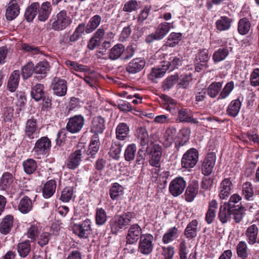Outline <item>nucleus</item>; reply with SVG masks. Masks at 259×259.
Returning <instances> with one entry per match:
<instances>
[{"label": "nucleus", "instance_id": "obj_1", "mask_svg": "<svg viewBox=\"0 0 259 259\" xmlns=\"http://www.w3.org/2000/svg\"><path fill=\"white\" fill-rule=\"evenodd\" d=\"M160 98L164 101L163 108L169 111L172 116H176L175 121L177 123H199L198 121L190 115L191 110L188 108H180L177 102L167 95L162 94Z\"/></svg>", "mask_w": 259, "mask_h": 259}, {"label": "nucleus", "instance_id": "obj_2", "mask_svg": "<svg viewBox=\"0 0 259 259\" xmlns=\"http://www.w3.org/2000/svg\"><path fill=\"white\" fill-rule=\"evenodd\" d=\"M134 211L123 212L121 214H115L109 222V225L112 234L117 235L122 230L128 228L132 220L135 218Z\"/></svg>", "mask_w": 259, "mask_h": 259}, {"label": "nucleus", "instance_id": "obj_3", "mask_svg": "<svg viewBox=\"0 0 259 259\" xmlns=\"http://www.w3.org/2000/svg\"><path fill=\"white\" fill-rule=\"evenodd\" d=\"M50 22L52 29L60 31L69 27L72 22V19L65 10H62L50 19Z\"/></svg>", "mask_w": 259, "mask_h": 259}, {"label": "nucleus", "instance_id": "obj_4", "mask_svg": "<svg viewBox=\"0 0 259 259\" xmlns=\"http://www.w3.org/2000/svg\"><path fill=\"white\" fill-rule=\"evenodd\" d=\"M172 23L163 22L159 23L156 28L155 31L146 36L145 41L150 45L155 41L163 39L169 32Z\"/></svg>", "mask_w": 259, "mask_h": 259}, {"label": "nucleus", "instance_id": "obj_5", "mask_svg": "<svg viewBox=\"0 0 259 259\" xmlns=\"http://www.w3.org/2000/svg\"><path fill=\"white\" fill-rule=\"evenodd\" d=\"M86 151L87 148L85 146H78L76 149L69 155L66 163L67 168L72 170L77 168L82 161Z\"/></svg>", "mask_w": 259, "mask_h": 259}, {"label": "nucleus", "instance_id": "obj_6", "mask_svg": "<svg viewBox=\"0 0 259 259\" xmlns=\"http://www.w3.org/2000/svg\"><path fill=\"white\" fill-rule=\"evenodd\" d=\"M92 222L88 218L72 226L73 233L80 239H88L92 234Z\"/></svg>", "mask_w": 259, "mask_h": 259}, {"label": "nucleus", "instance_id": "obj_7", "mask_svg": "<svg viewBox=\"0 0 259 259\" xmlns=\"http://www.w3.org/2000/svg\"><path fill=\"white\" fill-rule=\"evenodd\" d=\"M52 147L51 140L47 136L41 137L37 140L32 149V152L37 158L49 154Z\"/></svg>", "mask_w": 259, "mask_h": 259}, {"label": "nucleus", "instance_id": "obj_8", "mask_svg": "<svg viewBox=\"0 0 259 259\" xmlns=\"http://www.w3.org/2000/svg\"><path fill=\"white\" fill-rule=\"evenodd\" d=\"M198 150L194 148H190L183 155L181 162L182 167L186 169L194 167L198 161Z\"/></svg>", "mask_w": 259, "mask_h": 259}, {"label": "nucleus", "instance_id": "obj_9", "mask_svg": "<svg viewBox=\"0 0 259 259\" xmlns=\"http://www.w3.org/2000/svg\"><path fill=\"white\" fill-rule=\"evenodd\" d=\"M85 119L81 114H76L68 118L66 130L71 134L79 133L85 124Z\"/></svg>", "mask_w": 259, "mask_h": 259}, {"label": "nucleus", "instance_id": "obj_10", "mask_svg": "<svg viewBox=\"0 0 259 259\" xmlns=\"http://www.w3.org/2000/svg\"><path fill=\"white\" fill-rule=\"evenodd\" d=\"M40 130L38 120L34 116H31L27 119L25 124V137L30 140L36 138L40 133Z\"/></svg>", "mask_w": 259, "mask_h": 259}, {"label": "nucleus", "instance_id": "obj_11", "mask_svg": "<svg viewBox=\"0 0 259 259\" xmlns=\"http://www.w3.org/2000/svg\"><path fill=\"white\" fill-rule=\"evenodd\" d=\"M210 59L208 50L206 49H199L195 55L194 68L197 72H200L208 67V62Z\"/></svg>", "mask_w": 259, "mask_h": 259}, {"label": "nucleus", "instance_id": "obj_12", "mask_svg": "<svg viewBox=\"0 0 259 259\" xmlns=\"http://www.w3.org/2000/svg\"><path fill=\"white\" fill-rule=\"evenodd\" d=\"M154 237L150 233L143 234L139 242L138 250L144 255H149L153 250Z\"/></svg>", "mask_w": 259, "mask_h": 259}, {"label": "nucleus", "instance_id": "obj_13", "mask_svg": "<svg viewBox=\"0 0 259 259\" xmlns=\"http://www.w3.org/2000/svg\"><path fill=\"white\" fill-rule=\"evenodd\" d=\"M51 89L54 95L64 97L66 95L68 90L67 82L64 79L55 77L51 82Z\"/></svg>", "mask_w": 259, "mask_h": 259}, {"label": "nucleus", "instance_id": "obj_14", "mask_svg": "<svg viewBox=\"0 0 259 259\" xmlns=\"http://www.w3.org/2000/svg\"><path fill=\"white\" fill-rule=\"evenodd\" d=\"M216 161L215 154L213 152L208 153L202 161L201 167V173L205 176L211 174Z\"/></svg>", "mask_w": 259, "mask_h": 259}, {"label": "nucleus", "instance_id": "obj_15", "mask_svg": "<svg viewBox=\"0 0 259 259\" xmlns=\"http://www.w3.org/2000/svg\"><path fill=\"white\" fill-rule=\"evenodd\" d=\"M186 185V182L183 177H178L170 182L168 188L169 193L173 196L177 197L183 193Z\"/></svg>", "mask_w": 259, "mask_h": 259}, {"label": "nucleus", "instance_id": "obj_16", "mask_svg": "<svg viewBox=\"0 0 259 259\" xmlns=\"http://www.w3.org/2000/svg\"><path fill=\"white\" fill-rule=\"evenodd\" d=\"M106 124L105 119L101 116L94 117L89 125V131L93 134V136L99 137L102 134L105 130Z\"/></svg>", "mask_w": 259, "mask_h": 259}, {"label": "nucleus", "instance_id": "obj_17", "mask_svg": "<svg viewBox=\"0 0 259 259\" xmlns=\"http://www.w3.org/2000/svg\"><path fill=\"white\" fill-rule=\"evenodd\" d=\"M141 227L137 223L132 224L128 228L126 236V245L136 244L143 234Z\"/></svg>", "mask_w": 259, "mask_h": 259}, {"label": "nucleus", "instance_id": "obj_18", "mask_svg": "<svg viewBox=\"0 0 259 259\" xmlns=\"http://www.w3.org/2000/svg\"><path fill=\"white\" fill-rule=\"evenodd\" d=\"M146 65L144 58L137 57L131 60L125 66V70L131 74H135L141 72Z\"/></svg>", "mask_w": 259, "mask_h": 259}, {"label": "nucleus", "instance_id": "obj_19", "mask_svg": "<svg viewBox=\"0 0 259 259\" xmlns=\"http://www.w3.org/2000/svg\"><path fill=\"white\" fill-rule=\"evenodd\" d=\"M183 57L182 55L178 52L170 54L168 58V60L164 62V65L167 67V70L171 71L182 65Z\"/></svg>", "mask_w": 259, "mask_h": 259}, {"label": "nucleus", "instance_id": "obj_20", "mask_svg": "<svg viewBox=\"0 0 259 259\" xmlns=\"http://www.w3.org/2000/svg\"><path fill=\"white\" fill-rule=\"evenodd\" d=\"M52 4L50 2L46 1L41 5L39 4V9L37 10V20L40 22H46L50 17L52 12Z\"/></svg>", "mask_w": 259, "mask_h": 259}, {"label": "nucleus", "instance_id": "obj_21", "mask_svg": "<svg viewBox=\"0 0 259 259\" xmlns=\"http://www.w3.org/2000/svg\"><path fill=\"white\" fill-rule=\"evenodd\" d=\"M20 8L17 0H10L6 6V18L8 21L14 20L20 13Z\"/></svg>", "mask_w": 259, "mask_h": 259}, {"label": "nucleus", "instance_id": "obj_22", "mask_svg": "<svg viewBox=\"0 0 259 259\" xmlns=\"http://www.w3.org/2000/svg\"><path fill=\"white\" fill-rule=\"evenodd\" d=\"M150 157L149 160V164L153 167L159 168L162 156V148L158 145H154L153 149L149 152Z\"/></svg>", "mask_w": 259, "mask_h": 259}, {"label": "nucleus", "instance_id": "obj_23", "mask_svg": "<svg viewBox=\"0 0 259 259\" xmlns=\"http://www.w3.org/2000/svg\"><path fill=\"white\" fill-rule=\"evenodd\" d=\"M105 34V29L101 27L98 28L89 40L88 44V48L90 50H94L99 47L103 40Z\"/></svg>", "mask_w": 259, "mask_h": 259}, {"label": "nucleus", "instance_id": "obj_24", "mask_svg": "<svg viewBox=\"0 0 259 259\" xmlns=\"http://www.w3.org/2000/svg\"><path fill=\"white\" fill-rule=\"evenodd\" d=\"M124 187L118 183L115 182L111 184L109 189V195L113 201L122 199L124 195Z\"/></svg>", "mask_w": 259, "mask_h": 259}, {"label": "nucleus", "instance_id": "obj_25", "mask_svg": "<svg viewBox=\"0 0 259 259\" xmlns=\"http://www.w3.org/2000/svg\"><path fill=\"white\" fill-rule=\"evenodd\" d=\"M233 188L231 178H225L221 182L219 197L221 199H225L229 197Z\"/></svg>", "mask_w": 259, "mask_h": 259}, {"label": "nucleus", "instance_id": "obj_26", "mask_svg": "<svg viewBox=\"0 0 259 259\" xmlns=\"http://www.w3.org/2000/svg\"><path fill=\"white\" fill-rule=\"evenodd\" d=\"M240 97H238L237 99L233 100L229 104L227 109V114L231 117H236L240 112L242 105V101L240 100Z\"/></svg>", "mask_w": 259, "mask_h": 259}, {"label": "nucleus", "instance_id": "obj_27", "mask_svg": "<svg viewBox=\"0 0 259 259\" xmlns=\"http://www.w3.org/2000/svg\"><path fill=\"white\" fill-rule=\"evenodd\" d=\"M116 138L119 141H124L129 138L130 127L125 122H120L115 129Z\"/></svg>", "mask_w": 259, "mask_h": 259}, {"label": "nucleus", "instance_id": "obj_28", "mask_svg": "<svg viewBox=\"0 0 259 259\" xmlns=\"http://www.w3.org/2000/svg\"><path fill=\"white\" fill-rule=\"evenodd\" d=\"M245 235L246 240L249 245H253L257 243L258 229L255 224L249 226L246 229Z\"/></svg>", "mask_w": 259, "mask_h": 259}, {"label": "nucleus", "instance_id": "obj_29", "mask_svg": "<svg viewBox=\"0 0 259 259\" xmlns=\"http://www.w3.org/2000/svg\"><path fill=\"white\" fill-rule=\"evenodd\" d=\"M50 69L49 63L47 61L39 62L34 67V73L35 78L38 80L44 79Z\"/></svg>", "mask_w": 259, "mask_h": 259}, {"label": "nucleus", "instance_id": "obj_30", "mask_svg": "<svg viewBox=\"0 0 259 259\" xmlns=\"http://www.w3.org/2000/svg\"><path fill=\"white\" fill-rule=\"evenodd\" d=\"M218 203L217 201L212 199L209 202L208 209L205 213V221L209 225L213 222L216 217L217 209Z\"/></svg>", "mask_w": 259, "mask_h": 259}, {"label": "nucleus", "instance_id": "obj_31", "mask_svg": "<svg viewBox=\"0 0 259 259\" xmlns=\"http://www.w3.org/2000/svg\"><path fill=\"white\" fill-rule=\"evenodd\" d=\"M198 222L197 220H193L186 226L184 230V235L189 240L195 238L199 231L198 229Z\"/></svg>", "mask_w": 259, "mask_h": 259}, {"label": "nucleus", "instance_id": "obj_32", "mask_svg": "<svg viewBox=\"0 0 259 259\" xmlns=\"http://www.w3.org/2000/svg\"><path fill=\"white\" fill-rule=\"evenodd\" d=\"M233 207L230 204L229 206H228L226 203L220 206L218 218L222 224L226 223L230 219L232 215V208Z\"/></svg>", "mask_w": 259, "mask_h": 259}, {"label": "nucleus", "instance_id": "obj_33", "mask_svg": "<svg viewBox=\"0 0 259 259\" xmlns=\"http://www.w3.org/2000/svg\"><path fill=\"white\" fill-rule=\"evenodd\" d=\"M57 187L56 181L54 179L48 180L42 188L43 197L46 199L51 197L55 193Z\"/></svg>", "mask_w": 259, "mask_h": 259}, {"label": "nucleus", "instance_id": "obj_34", "mask_svg": "<svg viewBox=\"0 0 259 259\" xmlns=\"http://www.w3.org/2000/svg\"><path fill=\"white\" fill-rule=\"evenodd\" d=\"M14 217L11 214L5 216L0 223V232L4 235L9 234L13 226Z\"/></svg>", "mask_w": 259, "mask_h": 259}, {"label": "nucleus", "instance_id": "obj_35", "mask_svg": "<svg viewBox=\"0 0 259 259\" xmlns=\"http://www.w3.org/2000/svg\"><path fill=\"white\" fill-rule=\"evenodd\" d=\"M198 182L196 181H192L189 184L185 193L186 201L190 202L194 200L198 193Z\"/></svg>", "mask_w": 259, "mask_h": 259}, {"label": "nucleus", "instance_id": "obj_36", "mask_svg": "<svg viewBox=\"0 0 259 259\" xmlns=\"http://www.w3.org/2000/svg\"><path fill=\"white\" fill-rule=\"evenodd\" d=\"M87 27L84 22L79 23L75 29L73 33L69 37V40L71 42H74L80 39L84 33L90 34L87 32Z\"/></svg>", "mask_w": 259, "mask_h": 259}, {"label": "nucleus", "instance_id": "obj_37", "mask_svg": "<svg viewBox=\"0 0 259 259\" xmlns=\"http://www.w3.org/2000/svg\"><path fill=\"white\" fill-rule=\"evenodd\" d=\"M124 51V46L122 44H117L110 50L108 58L112 61L116 60L119 58L121 59Z\"/></svg>", "mask_w": 259, "mask_h": 259}, {"label": "nucleus", "instance_id": "obj_38", "mask_svg": "<svg viewBox=\"0 0 259 259\" xmlns=\"http://www.w3.org/2000/svg\"><path fill=\"white\" fill-rule=\"evenodd\" d=\"M41 231V226L37 223H33L30 224L27 232V238L30 239L31 242H34L38 237Z\"/></svg>", "mask_w": 259, "mask_h": 259}, {"label": "nucleus", "instance_id": "obj_39", "mask_svg": "<svg viewBox=\"0 0 259 259\" xmlns=\"http://www.w3.org/2000/svg\"><path fill=\"white\" fill-rule=\"evenodd\" d=\"M38 9H39L38 2H33L27 7L24 13V18L27 22L33 21L37 14Z\"/></svg>", "mask_w": 259, "mask_h": 259}, {"label": "nucleus", "instance_id": "obj_40", "mask_svg": "<svg viewBox=\"0 0 259 259\" xmlns=\"http://www.w3.org/2000/svg\"><path fill=\"white\" fill-rule=\"evenodd\" d=\"M47 93L45 91V86L41 83H37L31 88L30 95L31 98L35 101L41 100L42 98Z\"/></svg>", "mask_w": 259, "mask_h": 259}, {"label": "nucleus", "instance_id": "obj_41", "mask_svg": "<svg viewBox=\"0 0 259 259\" xmlns=\"http://www.w3.org/2000/svg\"><path fill=\"white\" fill-rule=\"evenodd\" d=\"M100 147V142L99 137L93 136L91 137L90 145L86 153L90 157L95 158V155L99 150Z\"/></svg>", "mask_w": 259, "mask_h": 259}, {"label": "nucleus", "instance_id": "obj_42", "mask_svg": "<svg viewBox=\"0 0 259 259\" xmlns=\"http://www.w3.org/2000/svg\"><path fill=\"white\" fill-rule=\"evenodd\" d=\"M18 208L21 213L23 214L28 213L33 208L32 200L27 196H23L20 200Z\"/></svg>", "mask_w": 259, "mask_h": 259}, {"label": "nucleus", "instance_id": "obj_43", "mask_svg": "<svg viewBox=\"0 0 259 259\" xmlns=\"http://www.w3.org/2000/svg\"><path fill=\"white\" fill-rule=\"evenodd\" d=\"M122 146L123 144L121 142L113 140L108 152L109 156L114 160H119Z\"/></svg>", "mask_w": 259, "mask_h": 259}, {"label": "nucleus", "instance_id": "obj_44", "mask_svg": "<svg viewBox=\"0 0 259 259\" xmlns=\"http://www.w3.org/2000/svg\"><path fill=\"white\" fill-rule=\"evenodd\" d=\"M232 215H233L234 222L239 223L242 220L245 215L246 209L241 203L237 205H232Z\"/></svg>", "mask_w": 259, "mask_h": 259}, {"label": "nucleus", "instance_id": "obj_45", "mask_svg": "<svg viewBox=\"0 0 259 259\" xmlns=\"http://www.w3.org/2000/svg\"><path fill=\"white\" fill-rule=\"evenodd\" d=\"M179 236V231L178 228L173 227L169 228L163 235L162 241L164 244H168L176 239Z\"/></svg>", "mask_w": 259, "mask_h": 259}, {"label": "nucleus", "instance_id": "obj_46", "mask_svg": "<svg viewBox=\"0 0 259 259\" xmlns=\"http://www.w3.org/2000/svg\"><path fill=\"white\" fill-rule=\"evenodd\" d=\"M241 194L247 201L253 200L254 191L252 184L250 182H246L242 185Z\"/></svg>", "mask_w": 259, "mask_h": 259}, {"label": "nucleus", "instance_id": "obj_47", "mask_svg": "<svg viewBox=\"0 0 259 259\" xmlns=\"http://www.w3.org/2000/svg\"><path fill=\"white\" fill-rule=\"evenodd\" d=\"M20 80V72L19 70H14L10 75L7 87L11 92H14L18 87Z\"/></svg>", "mask_w": 259, "mask_h": 259}, {"label": "nucleus", "instance_id": "obj_48", "mask_svg": "<svg viewBox=\"0 0 259 259\" xmlns=\"http://www.w3.org/2000/svg\"><path fill=\"white\" fill-rule=\"evenodd\" d=\"M135 135L139 140L141 147H146L149 146V136L148 132L145 127H138L137 129Z\"/></svg>", "mask_w": 259, "mask_h": 259}, {"label": "nucleus", "instance_id": "obj_49", "mask_svg": "<svg viewBox=\"0 0 259 259\" xmlns=\"http://www.w3.org/2000/svg\"><path fill=\"white\" fill-rule=\"evenodd\" d=\"M233 20L227 16H221L219 19L215 22L217 29L220 31H226L229 30L231 27Z\"/></svg>", "mask_w": 259, "mask_h": 259}, {"label": "nucleus", "instance_id": "obj_50", "mask_svg": "<svg viewBox=\"0 0 259 259\" xmlns=\"http://www.w3.org/2000/svg\"><path fill=\"white\" fill-rule=\"evenodd\" d=\"M167 70V67H166L164 64L162 65L161 67L153 68L148 75V78L152 81L155 82L156 79L163 77Z\"/></svg>", "mask_w": 259, "mask_h": 259}, {"label": "nucleus", "instance_id": "obj_51", "mask_svg": "<svg viewBox=\"0 0 259 259\" xmlns=\"http://www.w3.org/2000/svg\"><path fill=\"white\" fill-rule=\"evenodd\" d=\"M223 82L214 81L210 84L207 88H205L207 91L206 93L211 98H215L221 93L222 88Z\"/></svg>", "mask_w": 259, "mask_h": 259}, {"label": "nucleus", "instance_id": "obj_52", "mask_svg": "<svg viewBox=\"0 0 259 259\" xmlns=\"http://www.w3.org/2000/svg\"><path fill=\"white\" fill-rule=\"evenodd\" d=\"M95 220L97 226H102L106 224L107 221V214L103 208L97 207L96 209Z\"/></svg>", "mask_w": 259, "mask_h": 259}, {"label": "nucleus", "instance_id": "obj_53", "mask_svg": "<svg viewBox=\"0 0 259 259\" xmlns=\"http://www.w3.org/2000/svg\"><path fill=\"white\" fill-rule=\"evenodd\" d=\"M22 166L24 171L27 175H31L34 173L37 168V162L33 158H28L23 161Z\"/></svg>", "mask_w": 259, "mask_h": 259}, {"label": "nucleus", "instance_id": "obj_54", "mask_svg": "<svg viewBox=\"0 0 259 259\" xmlns=\"http://www.w3.org/2000/svg\"><path fill=\"white\" fill-rule=\"evenodd\" d=\"M229 54L228 47L220 48L215 50L212 55V60L214 63H217L224 60Z\"/></svg>", "mask_w": 259, "mask_h": 259}, {"label": "nucleus", "instance_id": "obj_55", "mask_svg": "<svg viewBox=\"0 0 259 259\" xmlns=\"http://www.w3.org/2000/svg\"><path fill=\"white\" fill-rule=\"evenodd\" d=\"M14 177L9 172H5L0 179V189L6 190L9 189L14 182Z\"/></svg>", "mask_w": 259, "mask_h": 259}, {"label": "nucleus", "instance_id": "obj_56", "mask_svg": "<svg viewBox=\"0 0 259 259\" xmlns=\"http://www.w3.org/2000/svg\"><path fill=\"white\" fill-rule=\"evenodd\" d=\"M65 65L70 70H74L76 72H88L90 70L88 66L78 64L77 62L67 60L65 62Z\"/></svg>", "mask_w": 259, "mask_h": 259}, {"label": "nucleus", "instance_id": "obj_57", "mask_svg": "<svg viewBox=\"0 0 259 259\" xmlns=\"http://www.w3.org/2000/svg\"><path fill=\"white\" fill-rule=\"evenodd\" d=\"M237 256L241 259H247L249 250L246 243L244 241L239 242L236 247Z\"/></svg>", "mask_w": 259, "mask_h": 259}, {"label": "nucleus", "instance_id": "obj_58", "mask_svg": "<svg viewBox=\"0 0 259 259\" xmlns=\"http://www.w3.org/2000/svg\"><path fill=\"white\" fill-rule=\"evenodd\" d=\"M101 20V17L98 14L92 17L86 24L88 30L87 32H89L90 33H91L96 30L100 25Z\"/></svg>", "mask_w": 259, "mask_h": 259}, {"label": "nucleus", "instance_id": "obj_59", "mask_svg": "<svg viewBox=\"0 0 259 259\" xmlns=\"http://www.w3.org/2000/svg\"><path fill=\"white\" fill-rule=\"evenodd\" d=\"M137 150V148L136 144L132 143L128 145L124 153L125 160L128 162L134 160L136 157Z\"/></svg>", "mask_w": 259, "mask_h": 259}, {"label": "nucleus", "instance_id": "obj_60", "mask_svg": "<svg viewBox=\"0 0 259 259\" xmlns=\"http://www.w3.org/2000/svg\"><path fill=\"white\" fill-rule=\"evenodd\" d=\"M251 24L249 20L246 18L240 19L238 23V31L241 35H245L250 30Z\"/></svg>", "mask_w": 259, "mask_h": 259}, {"label": "nucleus", "instance_id": "obj_61", "mask_svg": "<svg viewBox=\"0 0 259 259\" xmlns=\"http://www.w3.org/2000/svg\"><path fill=\"white\" fill-rule=\"evenodd\" d=\"M149 146L141 147L136 152V164L143 165L145 162L146 157L149 154L148 148Z\"/></svg>", "mask_w": 259, "mask_h": 259}, {"label": "nucleus", "instance_id": "obj_62", "mask_svg": "<svg viewBox=\"0 0 259 259\" xmlns=\"http://www.w3.org/2000/svg\"><path fill=\"white\" fill-rule=\"evenodd\" d=\"M182 34L172 32L168 35L165 45L169 47H175L181 40Z\"/></svg>", "mask_w": 259, "mask_h": 259}, {"label": "nucleus", "instance_id": "obj_63", "mask_svg": "<svg viewBox=\"0 0 259 259\" xmlns=\"http://www.w3.org/2000/svg\"><path fill=\"white\" fill-rule=\"evenodd\" d=\"M30 240H26L18 243L17 251L19 255L22 257H25L30 251Z\"/></svg>", "mask_w": 259, "mask_h": 259}, {"label": "nucleus", "instance_id": "obj_64", "mask_svg": "<svg viewBox=\"0 0 259 259\" xmlns=\"http://www.w3.org/2000/svg\"><path fill=\"white\" fill-rule=\"evenodd\" d=\"M234 88V82L233 81H230L227 82L222 90L221 91V93L218 98V100L227 98L230 95Z\"/></svg>", "mask_w": 259, "mask_h": 259}]
</instances>
